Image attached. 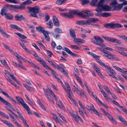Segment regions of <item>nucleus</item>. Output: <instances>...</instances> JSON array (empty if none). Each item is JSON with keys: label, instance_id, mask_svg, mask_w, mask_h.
<instances>
[{"label": "nucleus", "instance_id": "nucleus-38", "mask_svg": "<svg viewBox=\"0 0 127 127\" xmlns=\"http://www.w3.org/2000/svg\"><path fill=\"white\" fill-rule=\"evenodd\" d=\"M55 32L57 33H63L62 30L59 28H56L54 30Z\"/></svg>", "mask_w": 127, "mask_h": 127}, {"label": "nucleus", "instance_id": "nucleus-34", "mask_svg": "<svg viewBox=\"0 0 127 127\" xmlns=\"http://www.w3.org/2000/svg\"><path fill=\"white\" fill-rule=\"evenodd\" d=\"M0 61L1 63V64L4 65L6 67H7L9 69H10V67L7 64L6 61V60L4 59L3 61L2 60H0Z\"/></svg>", "mask_w": 127, "mask_h": 127}, {"label": "nucleus", "instance_id": "nucleus-39", "mask_svg": "<svg viewBox=\"0 0 127 127\" xmlns=\"http://www.w3.org/2000/svg\"><path fill=\"white\" fill-rule=\"evenodd\" d=\"M111 14L108 12H103L102 13V17H107L110 16Z\"/></svg>", "mask_w": 127, "mask_h": 127}, {"label": "nucleus", "instance_id": "nucleus-30", "mask_svg": "<svg viewBox=\"0 0 127 127\" xmlns=\"http://www.w3.org/2000/svg\"><path fill=\"white\" fill-rule=\"evenodd\" d=\"M23 107L26 110L28 113L29 115H30L32 114V112L30 111V108L26 104Z\"/></svg>", "mask_w": 127, "mask_h": 127}, {"label": "nucleus", "instance_id": "nucleus-22", "mask_svg": "<svg viewBox=\"0 0 127 127\" xmlns=\"http://www.w3.org/2000/svg\"><path fill=\"white\" fill-rule=\"evenodd\" d=\"M2 94L7 97L10 100H12L15 104H18L15 100L13 99L12 98L9 96V95L5 92L4 91L3 93H2Z\"/></svg>", "mask_w": 127, "mask_h": 127}, {"label": "nucleus", "instance_id": "nucleus-18", "mask_svg": "<svg viewBox=\"0 0 127 127\" xmlns=\"http://www.w3.org/2000/svg\"><path fill=\"white\" fill-rule=\"evenodd\" d=\"M1 121L4 124L6 125L9 127H15L11 123H10L8 121L3 120L2 119H1Z\"/></svg>", "mask_w": 127, "mask_h": 127}, {"label": "nucleus", "instance_id": "nucleus-47", "mask_svg": "<svg viewBox=\"0 0 127 127\" xmlns=\"http://www.w3.org/2000/svg\"><path fill=\"white\" fill-rule=\"evenodd\" d=\"M0 115H1L4 117L6 118L7 119H8L9 118V117L7 115L0 111Z\"/></svg>", "mask_w": 127, "mask_h": 127}, {"label": "nucleus", "instance_id": "nucleus-21", "mask_svg": "<svg viewBox=\"0 0 127 127\" xmlns=\"http://www.w3.org/2000/svg\"><path fill=\"white\" fill-rule=\"evenodd\" d=\"M105 2V1L104 0H100L98 1L97 4L96 5V6L98 8H99V7H100L102 8L104 5L103 4Z\"/></svg>", "mask_w": 127, "mask_h": 127}, {"label": "nucleus", "instance_id": "nucleus-61", "mask_svg": "<svg viewBox=\"0 0 127 127\" xmlns=\"http://www.w3.org/2000/svg\"><path fill=\"white\" fill-rule=\"evenodd\" d=\"M37 42L44 49H45V47L44 46L43 44L40 41H38Z\"/></svg>", "mask_w": 127, "mask_h": 127}, {"label": "nucleus", "instance_id": "nucleus-19", "mask_svg": "<svg viewBox=\"0 0 127 127\" xmlns=\"http://www.w3.org/2000/svg\"><path fill=\"white\" fill-rule=\"evenodd\" d=\"M101 8L104 11H110L111 9V7L107 5H104Z\"/></svg>", "mask_w": 127, "mask_h": 127}, {"label": "nucleus", "instance_id": "nucleus-62", "mask_svg": "<svg viewBox=\"0 0 127 127\" xmlns=\"http://www.w3.org/2000/svg\"><path fill=\"white\" fill-rule=\"evenodd\" d=\"M9 114L11 118L15 122H16L17 121L14 118V117L12 115L10 114V113H9Z\"/></svg>", "mask_w": 127, "mask_h": 127}, {"label": "nucleus", "instance_id": "nucleus-48", "mask_svg": "<svg viewBox=\"0 0 127 127\" xmlns=\"http://www.w3.org/2000/svg\"><path fill=\"white\" fill-rule=\"evenodd\" d=\"M40 63L41 64L43 65L44 67L46 69H47L49 66L48 65L46 64V63L44 62L43 60H42L41 62H40Z\"/></svg>", "mask_w": 127, "mask_h": 127}, {"label": "nucleus", "instance_id": "nucleus-25", "mask_svg": "<svg viewBox=\"0 0 127 127\" xmlns=\"http://www.w3.org/2000/svg\"><path fill=\"white\" fill-rule=\"evenodd\" d=\"M36 29L37 32L41 33H42L45 31L44 28L41 26L38 27H36Z\"/></svg>", "mask_w": 127, "mask_h": 127}, {"label": "nucleus", "instance_id": "nucleus-24", "mask_svg": "<svg viewBox=\"0 0 127 127\" xmlns=\"http://www.w3.org/2000/svg\"><path fill=\"white\" fill-rule=\"evenodd\" d=\"M92 109L93 112L95 113L96 115H98V116L102 117V115L101 114L99 113L95 108L94 106L93 105H92Z\"/></svg>", "mask_w": 127, "mask_h": 127}, {"label": "nucleus", "instance_id": "nucleus-32", "mask_svg": "<svg viewBox=\"0 0 127 127\" xmlns=\"http://www.w3.org/2000/svg\"><path fill=\"white\" fill-rule=\"evenodd\" d=\"M96 61L100 65L102 66H103L105 67H107V66L105 65L99 59L96 60Z\"/></svg>", "mask_w": 127, "mask_h": 127}, {"label": "nucleus", "instance_id": "nucleus-43", "mask_svg": "<svg viewBox=\"0 0 127 127\" xmlns=\"http://www.w3.org/2000/svg\"><path fill=\"white\" fill-rule=\"evenodd\" d=\"M32 2L30 0H27L23 2V4L24 5H27L30 4H32Z\"/></svg>", "mask_w": 127, "mask_h": 127}, {"label": "nucleus", "instance_id": "nucleus-13", "mask_svg": "<svg viewBox=\"0 0 127 127\" xmlns=\"http://www.w3.org/2000/svg\"><path fill=\"white\" fill-rule=\"evenodd\" d=\"M105 0L108 2L112 1L110 3V5L111 7H113L114 8L118 4L117 1V0Z\"/></svg>", "mask_w": 127, "mask_h": 127}, {"label": "nucleus", "instance_id": "nucleus-26", "mask_svg": "<svg viewBox=\"0 0 127 127\" xmlns=\"http://www.w3.org/2000/svg\"><path fill=\"white\" fill-rule=\"evenodd\" d=\"M56 104L58 106V107L61 109H63L64 107V106L63 104L61 101L60 99L59 100V103L58 102H56Z\"/></svg>", "mask_w": 127, "mask_h": 127}, {"label": "nucleus", "instance_id": "nucleus-53", "mask_svg": "<svg viewBox=\"0 0 127 127\" xmlns=\"http://www.w3.org/2000/svg\"><path fill=\"white\" fill-rule=\"evenodd\" d=\"M70 47L76 50H78L81 48L80 47H79L77 45H71Z\"/></svg>", "mask_w": 127, "mask_h": 127}, {"label": "nucleus", "instance_id": "nucleus-11", "mask_svg": "<svg viewBox=\"0 0 127 127\" xmlns=\"http://www.w3.org/2000/svg\"><path fill=\"white\" fill-rule=\"evenodd\" d=\"M0 101L3 103L4 104H5L6 106H7L9 108H13V106L9 102L4 100L0 96Z\"/></svg>", "mask_w": 127, "mask_h": 127}, {"label": "nucleus", "instance_id": "nucleus-63", "mask_svg": "<svg viewBox=\"0 0 127 127\" xmlns=\"http://www.w3.org/2000/svg\"><path fill=\"white\" fill-rule=\"evenodd\" d=\"M42 33L43 34L45 37H46L48 35V32L45 31Z\"/></svg>", "mask_w": 127, "mask_h": 127}, {"label": "nucleus", "instance_id": "nucleus-58", "mask_svg": "<svg viewBox=\"0 0 127 127\" xmlns=\"http://www.w3.org/2000/svg\"><path fill=\"white\" fill-rule=\"evenodd\" d=\"M102 94L103 95V96L104 97L106 100H109V98L107 96V94L105 93V92H103V93H102Z\"/></svg>", "mask_w": 127, "mask_h": 127}, {"label": "nucleus", "instance_id": "nucleus-55", "mask_svg": "<svg viewBox=\"0 0 127 127\" xmlns=\"http://www.w3.org/2000/svg\"><path fill=\"white\" fill-rule=\"evenodd\" d=\"M1 33L3 36L6 38H8L10 37V35L8 34L7 33H6L4 31H3V32H2Z\"/></svg>", "mask_w": 127, "mask_h": 127}, {"label": "nucleus", "instance_id": "nucleus-31", "mask_svg": "<svg viewBox=\"0 0 127 127\" xmlns=\"http://www.w3.org/2000/svg\"><path fill=\"white\" fill-rule=\"evenodd\" d=\"M88 20L90 22L94 23L99 21L98 19L97 18H91L88 19Z\"/></svg>", "mask_w": 127, "mask_h": 127}, {"label": "nucleus", "instance_id": "nucleus-56", "mask_svg": "<svg viewBox=\"0 0 127 127\" xmlns=\"http://www.w3.org/2000/svg\"><path fill=\"white\" fill-rule=\"evenodd\" d=\"M46 51L47 52V54L48 56H50V57H51L52 55H53V54L52 52L48 50H46Z\"/></svg>", "mask_w": 127, "mask_h": 127}, {"label": "nucleus", "instance_id": "nucleus-17", "mask_svg": "<svg viewBox=\"0 0 127 127\" xmlns=\"http://www.w3.org/2000/svg\"><path fill=\"white\" fill-rule=\"evenodd\" d=\"M109 53L107 54H104L103 55V56H105L106 57H107L109 59H112L113 60L116 61L118 60V59L116 58L113 57L111 55L108 54Z\"/></svg>", "mask_w": 127, "mask_h": 127}, {"label": "nucleus", "instance_id": "nucleus-6", "mask_svg": "<svg viewBox=\"0 0 127 127\" xmlns=\"http://www.w3.org/2000/svg\"><path fill=\"white\" fill-rule=\"evenodd\" d=\"M94 38L96 41V45L102 47L105 46L104 44L103 43L104 40L103 39L97 36H94Z\"/></svg>", "mask_w": 127, "mask_h": 127}, {"label": "nucleus", "instance_id": "nucleus-2", "mask_svg": "<svg viewBox=\"0 0 127 127\" xmlns=\"http://www.w3.org/2000/svg\"><path fill=\"white\" fill-rule=\"evenodd\" d=\"M70 35L74 39V42L76 44L83 43L85 42V40L83 39L79 38H76V35L74 31L72 29H70L69 30Z\"/></svg>", "mask_w": 127, "mask_h": 127}, {"label": "nucleus", "instance_id": "nucleus-35", "mask_svg": "<svg viewBox=\"0 0 127 127\" xmlns=\"http://www.w3.org/2000/svg\"><path fill=\"white\" fill-rule=\"evenodd\" d=\"M47 68L49 69L51 71L52 74L55 78L57 77L56 75V72L52 68L49 66Z\"/></svg>", "mask_w": 127, "mask_h": 127}, {"label": "nucleus", "instance_id": "nucleus-45", "mask_svg": "<svg viewBox=\"0 0 127 127\" xmlns=\"http://www.w3.org/2000/svg\"><path fill=\"white\" fill-rule=\"evenodd\" d=\"M24 86L29 91H31L33 90V88L30 86L24 84Z\"/></svg>", "mask_w": 127, "mask_h": 127}, {"label": "nucleus", "instance_id": "nucleus-33", "mask_svg": "<svg viewBox=\"0 0 127 127\" xmlns=\"http://www.w3.org/2000/svg\"><path fill=\"white\" fill-rule=\"evenodd\" d=\"M15 33L18 36L23 39H25L27 38V37L25 36L22 35L21 33L18 32H15Z\"/></svg>", "mask_w": 127, "mask_h": 127}, {"label": "nucleus", "instance_id": "nucleus-44", "mask_svg": "<svg viewBox=\"0 0 127 127\" xmlns=\"http://www.w3.org/2000/svg\"><path fill=\"white\" fill-rule=\"evenodd\" d=\"M6 1L10 3H12L15 4L19 3L17 0H5Z\"/></svg>", "mask_w": 127, "mask_h": 127}, {"label": "nucleus", "instance_id": "nucleus-42", "mask_svg": "<svg viewBox=\"0 0 127 127\" xmlns=\"http://www.w3.org/2000/svg\"><path fill=\"white\" fill-rule=\"evenodd\" d=\"M23 5V3H21L20 5H16L15 9H22L24 8V6Z\"/></svg>", "mask_w": 127, "mask_h": 127}, {"label": "nucleus", "instance_id": "nucleus-46", "mask_svg": "<svg viewBox=\"0 0 127 127\" xmlns=\"http://www.w3.org/2000/svg\"><path fill=\"white\" fill-rule=\"evenodd\" d=\"M103 87L104 89H105L106 91L108 93L110 94V95H112V93L110 91V90L107 86L105 85L103 86Z\"/></svg>", "mask_w": 127, "mask_h": 127}, {"label": "nucleus", "instance_id": "nucleus-9", "mask_svg": "<svg viewBox=\"0 0 127 127\" xmlns=\"http://www.w3.org/2000/svg\"><path fill=\"white\" fill-rule=\"evenodd\" d=\"M76 24L79 25H88L90 24V21L88 20H79L76 22Z\"/></svg>", "mask_w": 127, "mask_h": 127}, {"label": "nucleus", "instance_id": "nucleus-37", "mask_svg": "<svg viewBox=\"0 0 127 127\" xmlns=\"http://www.w3.org/2000/svg\"><path fill=\"white\" fill-rule=\"evenodd\" d=\"M46 24L49 26L48 27L49 29H52L53 27V23L51 21H50L46 23Z\"/></svg>", "mask_w": 127, "mask_h": 127}, {"label": "nucleus", "instance_id": "nucleus-64", "mask_svg": "<svg viewBox=\"0 0 127 127\" xmlns=\"http://www.w3.org/2000/svg\"><path fill=\"white\" fill-rule=\"evenodd\" d=\"M122 11L124 12H127V6L124 7L122 9Z\"/></svg>", "mask_w": 127, "mask_h": 127}, {"label": "nucleus", "instance_id": "nucleus-20", "mask_svg": "<svg viewBox=\"0 0 127 127\" xmlns=\"http://www.w3.org/2000/svg\"><path fill=\"white\" fill-rule=\"evenodd\" d=\"M5 17L8 20H12L13 18V15L10 13H5L4 14Z\"/></svg>", "mask_w": 127, "mask_h": 127}, {"label": "nucleus", "instance_id": "nucleus-15", "mask_svg": "<svg viewBox=\"0 0 127 127\" xmlns=\"http://www.w3.org/2000/svg\"><path fill=\"white\" fill-rule=\"evenodd\" d=\"M105 115L109 118V119L112 122L115 124H116V122L115 120L109 113L107 112Z\"/></svg>", "mask_w": 127, "mask_h": 127}, {"label": "nucleus", "instance_id": "nucleus-40", "mask_svg": "<svg viewBox=\"0 0 127 127\" xmlns=\"http://www.w3.org/2000/svg\"><path fill=\"white\" fill-rule=\"evenodd\" d=\"M27 61V62L29 63L32 67H34L35 68L37 69H40V68L38 66L35 65L33 63L30 62L29 61Z\"/></svg>", "mask_w": 127, "mask_h": 127}, {"label": "nucleus", "instance_id": "nucleus-27", "mask_svg": "<svg viewBox=\"0 0 127 127\" xmlns=\"http://www.w3.org/2000/svg\"><path fill=\"white\" fill-rule=\"evenodd\" d=\"M123 7V5L122 4H119L116 5L114 8V10L116 11L120 10Z\"/></svg>", "mask_w": 127, "mask_h": 127}, {"label": "nucleus", "instance_id": "nucleus-10", "mask_svg": "<svg viewBox=\"0 0 127 127\" xmlns=\"http://www.w3.org/2000/svg\"><path fill=\"white\" fill-rule=\"evenodd\" d=\"M106 69V71L108 74L112 77L111 75H113L114 74H116V72L114 70L111 68L107 66V67H105Z\"/></svg>", "mask_w": 127, "mask_h": 127}, {"label": "nucleus", "instance_id": "nucleus-28", "mask_svg": "<svg viewBox=\"0 0 127 127\" xmlns=\"http://www.w3.org/2000/svg\"><path fill=\"white\" fill-rule=\"evenodd\" d=\"M53 119L57 123H59L61 125H62L63 122L59 118L57 117H56V118L53 117Z\"/></svg>", "mask_w": 127, "mask_h": 127}, {"label": "nucleus", "instance_id": "nucleus-5", "mask_svg": "<svg viewBox=\"0 0 127 127\" xmlns=\"http://www.w3.org/2000/svg\"><path fill=\"white\" fill-rule=\"evenodd\" d=\"M104 27L106 28H110L113 29L115 28H120L123 27L122 25L118 23H109L104 25Z\"/></svg>", "mask_w": 127, "mask_h": 127}, {"label": "nucleus", "instance_id": "nucleus-3", "mask_svg": "<svg viewBox=\"0 0 127 127\" xmlns=\"http://www.w3.org/2000/svg\"><path fill=\"white\" fill-rule=\"evenodd\" d=\"M28 9L30 12L32 13L30 14V16L34 17H37V16L36 14L39 12L40 8L38 6H36L32 7H28Z\"/></svg>", "mask_w": 127, "mask_h": 127}, {"label": "nucleus", "instance_id": "nucleus-14", "mask_svg": "<svg viewBox=\"0 0 127 127\" xmlns=\"http://www.w3.org/2000/svg\"><path fill=\"white\" fill-rule=\"evenodd\" d=\"M16 99L18 102L20 104H21L23 107L27 104L25 102L24 100L19 96H16Z\"/></svg>", "mask_w": 127, "mask_h": 127}, {"label": "nucleus", "instance_id": "nucleus-49", "mask_svg": "<svg viewBox=\"0 0 127 127\" xmlns=\"http://www.w3.org/2000/svg\"><path fill=\"white\" fill-rule=\"evenodd\" d=\"M60 71L62 72L67 77H68V75L66 71H65L64 69L63 68H62L61 70H60Z\"/></svg>", "mask_w": 127, "mask_h": 127}, {"label": "nucleus", "instance_id": "nucleus-54", "mask_svg": "<svg viewBox=\"0 0 127 127\" xmlns=\"http://www.w3.org/2000/svg\"><path fill=\"white\" fill-rule=\"evenodd\" d=\"M65 91H66L67 94H71L72 95H73L72 92L71 90V89H67V90L66 89V90Z\"/></svg>", "mask_w": 127, "mask_h": 127}, {"label": "nucleus", "instance_id": "nucleus-57", "mask_svg": "<svg viewBox=\"0 0 127 127\" xmlns=\"http://www.w3.org/2000/svg\"><path fill=\"white\" fill-rule=\"evenodd\" d=\"M21 46L22 48L25 50L26 51L30 53V52H29V51H28V49L26 47L25 45V44L24 43H23V44H22V45H21Z\"/></svg>", "mask_w": 127, "mask_h": 127}, {"label": "nucleus", "instance_id": "nucleus-41", "mask_svg": "<svg viewBox=\"0 0 127 127\" xmlns=\"http://www.w3.org/2000/svg\"><path fill=\"white\" fill-rule=\"evenodd\" d=\"M98 0H92L90 3L91 5L93 6H96V4L97 3Z\"/></svg>", "mask_w": 127, "mask_h": 127}, {"label": "nucleus", "instance_id": "nucleus-51", "mask_svg": "<svg viewBox=\"0 0 127 127\" xmlns=\"http://www.w3.org/2000/svg\"><path fill=\"white\" fill-rule=\"evenodd\" d=\"M92 106H90L88 105H86V108L91 113H93L92 111Z\"/></svg>", "mask_w": 127, "mask_h": 127}, {"label": "nucleus", "instance_id": "nucleus-52", "mask_svg": "<svg viewBox=\"0 0 127 127\" xmlns=\"http://www.w3.org/2000/svg\"><path fill=\"white\" fill-rule=\"evenodd\" d=\"M89 0H83L82 2V4L84 5L89 2Z\"/></svg>", "mask_w": 127, "mask_h": 127}, {"label": "nucleus", "instance_id": "nucleus-16", "mask_svg": "<svg viewBox=\"0 0 127 127\" xmlns=\"http://www.w3.org/2000/svg\"><path fill=\"white\" fill-rule=\"evenodd\" d=\"M63 49L66 52L70 55L71 56H76L77 55L71 51L68 48L66 47H64Z\"/></svg>", "mask_w": 127, "mask_h": 127}, {"label": "nucleus", "instance_id": "nucleus-36", "mask_svg": "<svg viewBox=\"0 0 127 127\" xmlns=\"http://www.w3.org/2000/svg\"><path fill=\"white\" fill-rule=\"evenodd\" d=\"M67 0H57L56 2V4L59 5H62Z\"/></svg>", "mask_w": 127, "mask_h": 127}, {"label": "nucleus", "instance_id": "nucleus-4", "mask_svg": "<svg viewBox=\"0 0 127 127\" xmlns=\"http://www.w3.org/2000/svg\"><path fill=\"white\" fill-rule=\"evenodd\" d=\"M79 13H81L82 15H79V16L86 19H88L89 18V16L92 17L94 15L92 12L88 10H83L81 12L79 11Z\"/></svg>", "mask_w": 127, "mask_h": 127}, {"label": "nucleus", "instance_id": "nucleus-23", "mask_svg": "<svg viewBox=\"0 0 127 127\" xmlns=\"http://www.w3.org/2000/svg\"><path fill=\"white\" fill-rule=\"evenodd\" d=\"M10 26L11 28L13 29L18 30L21 32L23 31L22 29L16 25L12 24L10 25Z\"/></svg>", "mask_w": 127, "mask_h": 127}, {"label": "nucleus", "instance_id": "nucleus-60", "mask_svg": "<svg viewBox=\"0 0 127 127\" xmlns=\"http://www.w3.org/2000/svg\"><path fill=\"white\" fill-rule=\"evenodd\" d=\"M118 106L125 113L127 111V109L125 108H124L122 106H121L119 105V106Z\"/></svg>", "mask_w": 127, "mask_h": 127}, {"label": "nucleus", "instance_id": "nucleus-1", "mask_svg": "<svg viewBox=\"0 0 127 127\" xmlns=\"http://www.w3.org/2000/svg\"><path fill=\"white\" fill-rule=\"evenodd\" d=\"M73 14L78 16L79 15H82L81 13H79V11L77 10H71L68 13H61V15L64 17L69 19L72 18L74 17Z\"/></svg>", "mask_w": 127, "mask_h": 127}, {"label": "nucleus", "instance_id": "nucleus-12", "mask_svg": "<svg viewBox=\"0 0 127 127\" xmlns=\"http://www.w3.org/2000/svg\"><path fill=\"white\" fill-rule=\"evenodd\" d=\"M53 20L54 25L56 27H59L60 26V24L59 20L55 16L53 17Z\"/></svg>", "mask_w": 127, "mask_h": 127}, {"label": "nucleus", "instance_id": "nucleus-59", "mask_svg": "<svg viewBox=\"0 0 127 127\" xmlns=\"http://www.w3.org/2000/svg\"><path fill=\"white\" fill-rule=\"evenodd\" d=\"M19 116V118L21 119L22 121L24 120L25 119L23 117V116L22 114L20 112L18 113Z\"/></svg>", "mask_w": 127, "mask_h": 127}, {"label": "nucleus", "instance_id": "nucleus-50", "mask_svg": "<svg viewBox=\"0 0 127 127\" xmlns=\"http://www.w3.org/2000/svg\"><path fill=\"white\" fill-rule=\"evenodd\" d=\"M117 117L123 123L125 122H126V120L124 119L121 116L119 115Z\"/></svg>", "mask_w": 127, "mask_h": 127}, {"label": "nucleus", "instance_id": "nucleus-29", "mask_svg": "<svg viewBox=\"0 0 127 127\" xmlns=\"http://www.w3.org/2000/svg\"><path fill=\"white\" fill-rule=\"evenodd\" d=\"M7 6H6V5L3 8L1 9L0 13L2 16H3L4 15V13H5V11L7 10Z\"/></svg>", "mask_w": 127, "mask_h": 127}, {"label": "nucleus", "instance_id": "nucleus-8", "mask_svg": "<svg viewBox=\"0 0 127 127\" xmlns=\"http://www.w3.org/2000/svg\"><path fill=\"white\" fill-rule=\"evenodd\" d=\"M102 37L107 40L111 42L118 44H121V42L119 40L113 38L108 37L106 36H103Z\"/></svg>", "mask_w": 127, "mask_h": 127}, {"label": "nucleus", "instance_id": "nucleus-7", "mask_svg": "<svg viewBox=\"0 0 127 127\" xmlns=\"http://www.w3.org/2000/svg\"><path fill=\"white\" fill-rule=\"evenodd\" d=\"M14 19L17 21H21L22 20L26 21H27L26 19L23 15L18 13L14 16Z\"/></svg>", "mask_w": 127, "mask_h": 127}]
</instances>
